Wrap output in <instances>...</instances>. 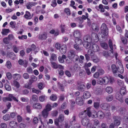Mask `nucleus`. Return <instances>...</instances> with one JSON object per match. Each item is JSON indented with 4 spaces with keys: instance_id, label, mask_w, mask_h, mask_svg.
Returning <instances> with one entry per match:
<instances>
[{
    "instance_id": "nucleus-17",
    "label": "nucleus",
    "mask_w": 128,
    "mask_h": 128,
    "mask_svg": "<svg viewBox=\"0 0 128 128\" xmlns=\"http://www.w3.org/2000/svg\"><path fill=\"white\" fill-rule=\"evenodd\" d=\"M91 41L92 40H97L98 39V37L96 34L94 33H92L91 35ZM96 42H97V41Z\"/></svg>"
},
{
    "instance_id": "nucleus-30",
    "label": "nucleus",
    "mask_w": 128,
    "mask_h": 128,
    "mask_svg": "<svg viewBox=\"0 0 128 128\" xmlns=\"http://www.w3.org/2000/svg\"><path fill=\"white\" fill-rule=\"evenodd\" d=\"M12 85L14 86L17 88H18L20 87L19 83L16 80H14L13 83L12 84Z\"/></svg>"
},
{
    "instance_id": "nucleus-45",
    "label": "nucleus",
    "mask_w": 128,
    "mask_h": 128,
    "mask_svg": "<svg viewBox=\"0 0 128 128\" xmlns=\"http://www.w3.org/2000/svg\"><path fill=\"white\" fill-rule=\"evenodd\" d=\"M51 66L54 68L56 69L58 68V65L54 62H51Z\"/></svg>"
},
{
    "instance_id": "nucleus-52",
    "label": "nucleus",
    "mask_w": 128,
    "mask_h": 128,
    "mask_svg": "<svg viewBox=\"0 0 128 128\" xmlns=\"http://www.w3.org/2000/svg\"><path fill=\"white\" fill-rule=\"evenodd\" d=\"M26 110L27 112L30 113H31V110L30 109V106L29 105H27L26 107Z\"/></svg>"
},
{
    "instance_id": "nucleus-22",
    "label": "nucleus",
    "mask_w": 128,
    "mask_h": 128,
    "mask_svg": "<svg viewBox=\"0 0 128 128\" xmlns=\"http://www.w3.org/2000/svg\"><path fill=\"white\" fill-rule=\"evenodd\" d=\"M66 58V56L64 54L62 55V56H59L58 58L59 62L61 63H63L64 62V59Z\"/></svg>"
},
{
    "instance_id": "nucleus-37",
    "label": "nucleus",
    "mask_w": 128,
    "mask_h": 128,
    "mask_svg": "<svg viewBox=\"0 0 128 128\" xmlns=\"http://www.w3.org/2000/svg\"><path fill=\"white\" fill-rule=\"evenodd\" d=\"M75 41L76 44H78V45L81 44L82 43V40L79 38H76Z\"/></svg>"
},
{
    "instance_id": "nucleus-46",
    "label": "nucleus",
    "mask_w": 128,
    "mask_h": 128,
    "mask_svg": "<svg viewBox=\"0 0 128 128\" xmlns=\"http://www.w3.org/2000/svg\"><path fill=\"white\" fill-rule=\"evenodd\" d=\"M100 45L101 46L105 49H107L108 48V44L106 43H102Z\"/></svg>"
},
{
    "instance_id": "nucleus-9",
    "label": "nucleus",
    "mask_w": 128,
    "mask_h": 128,
    "mask_svg": "<svg viewBox=\"0 0 128 128\" xmlns=\"http://www.w3.org/2000/svg\"><path fill=\"white\" fill-rule=\"evenodd\" d=\"M108 44L111 50H110L111 52V53L113 54V49H116V46L115 44H114L113 46L112 41L110 40H109V41Z\"/></svg>"
},
{
    "instance_id": "nucleus-19",
    "label": "nucleus",
    "mask_w": 128,
    "mask_h": 128,
    "mask_svg": "<svg viewBox=\"0 0 128 128\" xmlns=\"http://www.w3.org/2000/svg\"><path fill=\"white\" fill-rule=\"evenodd\" d=\"M66 46L65 45L60 47V51L62 54H64L66 52Z\"/></svg>"
},
{
    "instance_id": "nucleus-32",
    "label": "nucleus",
    "mask_w": 128,
    "mask_h": 128,
    "mask_svg": "<svg viewBox=\"0 0 128 128\" xmlns=\"http://www.w3.org/2000/svg\"><path fill=\"white\" fill-rule=\"evenodd\" d=\"M25 18L28 19H30L31 16V14L28 11H26V12L25 14L24 15Z\"/></svg>"
},
{
    "instance_id": "nucleus-62",
    "label": "nucleus",
    "mask_w": 128,
    "mask_h": 128,
    "mask_svg": "<svg viewBox=\"0 0 128 128\" xmlns=\"http://www.w3.org/2000/svg\"><path fill=\"white\" fill-rule=\"evenodd\" d=\"M23 78L25 79H28L29 78V76L28 74L26 73H25L23 74Z\"/></svg>"
},
{
    "instance_id": "nucleus-21",
    "label": "nucleus",
    "mask_w": 128,
    "mask_h": 128,
    "mask_svg": "<svg viewBox=\"0 0 128 128\" xmlns=\"http://www.w3.org/2000/svg\"><path fill=\"white\" fill-rule=\"evenodd\" d=\"M116 99L118 100L121 102H123V100L122 98V96L120 94L117 93L116 95Z\"/></svg>"
},
{
    "instance_id": "nucleus-39",
    "label": "nucleus",
    "mask_w": 128,
    "mask_h": 128,
    "mask_svg": "<svg viewBox=\"0 0 128 128\" xmlns=\"http://www.w3.org/2000/svg\"><path fill=\"white\" fill-rule=\"evenodd\" d=\"M98 8L100 10V12H104L105 10L104 6H103L102 4H100L98 6Z\"/></svg>"
},
{
    "instance_id": "nucleus-50",
    "label": "nucleus",
    "mask_w": 128,
    "mask_h": 128,
    "mask_svg": "<svg viewBox=\"0 0 128 128\" xmlns=\"http://www.w3.org/2000/svg\"><path fill=\"white\" fill-rule=\"evenodd\" d=\"M97 82L98 84H104L103 78H99L97 80Z\"/></svg>"
},
{
    "instance_id": "nucleus-55",
    "label": "nucleus",
    "mask_w": 128,
    "mask_h": 128,
    "mask_svg": "<svg viewBox=\"0 0 128 128\" xmlns=\"http://www.w3.org/2000/svg\"><path fill=\"white\" fill-rule=\"evenodd\" d=\"M64 12L68 15H70V10L68 8H65L64 10Z\"/></svg>"
},
{
    "instance_id": "nucleus-34",
    "label": "nucleus",
    "mask_w": 128,
    "mask_h": 128,
    "mask_svg": "<svg viewBox=\"0 0 128 128\" xmlns=\"http://www.w3.org/2000/svg\"><path fill=\"white\" fill-rule=\"evenodd\" d=\"M39 38L42 40H45L47 38V34L46 33L43 34L39 36Z\"/></svg>"
},
{
    "instance_id": "nucleus-16",
    "label": "nucleus",
    "mask_w": 128,
    "mask_h": 128,
    "mask_svg": "<svg viewBox=\"0 0 128 128\" xmlns=\"http://www.w3.org/2000/svg\"><path fill=\"white\" fill-rule=\"evenodd\" d=\"M42 114L43 117L44 118H46L48 117L49 113L46 110L44 109L42 112Z\"/></svg>"
},
{
    "instance_id": "nucleus-58",
    "label": "nucleus",
    "mask_w": 128,
    "mask_h": 128,
    "mask_svg": "<svg viewBox=\"0 0 128 128\" xmlns=\"http://www.w3.org/2000/svg\"><path fill=\"white\" fill-rule=\"evenodd\" d=\"M98 72L100 75H103L104 74V70L102 68H100L98 70Z\"/></svg>"
},
{
    "instance_id": "nucleus-2",
    "label": "nucleus",
    "mask_w": 128,
    "mask_h": 128,
    "mask_svg": "<svg viewBox=\"0 0 128 128\" xmlns=\"http://www.w3.org/2000/svg\"><path fill=\"white\" fill-rule=\"evenodd\" d=\"M90 107L87 108L86 110L81 112L80 113V116L82 118L86 117L88 115L89 117L92 116L90 114Z\"/></svg>"
},
{
    "instance_id": "nucleus-6",
    "label": "nucleus",
    "mask_w": 128,
    "mask_h": 128,
    "mask_svg": "<svg viewBox=\"0 0 128 128\" xmlns=\"http://www.w3.org/2000/svg\"><path fill=\"white\" fill-rule=\"evenodd\" d=\"M103 80L104 82V84H107L109 82L112 83L114 81V79L111 77L104 76L103 78Z\"/></svg>"
},
{
    "instance_id": "nucleus-60",
    "label": "nucleus",
    "mask_w": 128,
    "mask_h": 128,
    "mask_svg": "<svg viewBox=\"0 0 128 128\" xmlns=\"http://www.w3.org/2000/svg\"><path fill=\"white\" fill-rule=\"evenodd\" d=\"M58 114V112L56 110H54L52 112V115L53 117L57 116Z\"/></svg>"
},
{
    "instance_id": "nucleus-20",
    "label": "nucleus",
    "mask_w": 128,
    "mask_h": 128,
    "mask_svg": "<svg viewBox=\"0 0 128 128\" xmlns=\"http://www.w3.org/2000/svg\"><path fill=\"white\" fill-rule=\"evenodd\" d=\"M90 96L91 94L90 92L88 91H85L84 93L83 97L84 99H87L90 98Z\"/></svg>"
},
{
    "instance_id": "nucleus-24",
    "label": "nucleus",
    "mask_w": 128,
    "mask_h": 128,
    "mask_svg": "<svg viewBox=\"0 0 128 128\" xmlns=\"http://www.w3.org/2000/svg\"><path fill=\"white\" fill-rule=\"evenodd\" d=\"M91 39L89 35H86L85 36L84 38V42H91Z\"/></svg>"
},
{
    "instance_id": "nucleus-40",
    "label": "nucleus",
    "mask_w": 128,
    "mask_h": 128,
    "mask_svg": "<svg viewBox=\"0 0 128 128\" xmlns=\"http://www.w3.org/2000/svg\"><path fill=\"white\" fill-rule=\"evenodd\" d=\"M77 44H74V47L78 50L80 51L82 50V48L81 47H79Z\"/></svg>"
},
{
    "instance_id": "nucleus-12",
    "label": "nucleus",
    "mask_w": 128,
    "mask_h": 128,
    "mask_svg": "<svg viewBox=\"0 0 128 128\" xmlns=\"http://www.w3.org/2000/svg\"><path fill=\"white\" fill-rule=\"evenodd\" d=\"M90 49L94 52H97L99 51L100 50L99 47L96 44L93 45L91 47Z\"/></svg>"
},
{
    "instance_id": "nucleus-29",
    "label": "nucleus",
    "mask_w": 128,
    "mask_h": 128,
    "mask_svg": "<svg viewBox=\"0 0 128 128\" xmlns=\"http://www.w3.org/2000/svg\"><path fill=\"white\" fill-rule=\"evenodd\" d=\"M52 109L51 105L49 104H47L45 106V108L44 110H46L48 112L50 111Z\"/></svg>"
},
{
    "instance_id": "nucleus-41",
    "label": "nucleus",
    "mask_w": 128,
    "mask_h": 128,
    "mask_svg": "<svg viewBox=\"0 0 128 128\" xmlns=\"http://www.w3.org/2000/svg\"><path fill=\"white\" fill-rule=\"evenodd\" d=\"M58 119L59 122H62L64 120V116L62 114H60L58 116Z\"/></svg>"
},
{
    "instance_id": "nucleus-36",
    "label": "nucleus",
    "mask_w": 128,
    "mask_h": 128,
    "mask_svg": "<svg viewBox=\"0 0 128 128\" xmlns=\"http://www.w3.org/2000/svg\"><path fill=\"white\" fill-rule=\"evenodd\" d=\"M106 90L107 92L111 93L113 91V89L111 87L108 86L106 88Z\"/></svg>"
},
{
    "instance_id": "nucleus-15",
    "label": "nucleus",
    "mask_w": 128,
    "mask_h": 128,
    "mask_svg": "<svg viewBox=\"0 0 128 128\" xmlns=\"http://www.w3.org/2000/svg\"><path fill=\"white\" fill-rule=\"evenodd\" d=\"M76 102L77 104L79 105H82L83 104L82 98L80 97L77 98L76 100Z\"/></svg>"
},
{
    "instance_id": "nucleus-35",
    "label": "nucleus",
    "mask_w": 128,
    "mask_h": 128,
    "mask_svg": "<svg viewBox=\"0 0 128 128\" xmlns=\"http://www.w3.org/2000/svg\"><path fill=\"white\" fill-rule=\"evenodd\" d=\"M93 61L95 63L98 62L100 61L99 58L95 55H94L92 57Z\"/></svg>"
},
{
    "instance_id": "nucleus-14",
    "label": "nucleus",
    "mask_w": 128,
    "mask_h": 128,
    "mask_svg": "<svg viewBox=\"0 0 128 128\" xmlns=\"http://www.w3.org/2000/svg\"><path fill=\"white\" fill-rule=\"evenodd\" d=\"M111 68L112 70V72L115 76L117 75V73L118 72L117 68H116V65L114 64H112L111 66Z\"/></svg>"
},
{
    "instance_id": "nucleus-10",
    "label": "nucleus",
    "mask_w": 128,
    "mask_h": 128,
    "mask_svg": "<svg viewBox=\"0 0 128 128\" xmlns=\"http://www.w3.org/2000/svg\"><path fill=\"white\" fill-rule=\"evenodd\" d=\"M9 124L10 126L12 128H16L18 126L17 122L14 121H10Z\"/></svg>"
},
{
    "instance_id": "nucleus-33",
    "label": "nucleus",
    "mask_w": 128,
    "mask_h": 128,
    "mask_svg": "<svg viewBox=\"0 0 128 128\" xmlns=\"http://www.w3.org/2000/svg\"><path fill=\"white\" fill-rule=\"evenodd\" d=\"M10 32V30L8 29H4L2 30V33L4 35H6Z\"/></svg>"
},
{
    "instance_id": "nucleus-42",
    "label": "nucleus",
    "mask_w": 128,
    "mask_h": 128,
    "mask_svg": "<svg viewBox=\"0 0 128 128\" xmlns=\"http://www.w3.org/2000/svg\"><path fill=\"white\" fill-rule=\"evenodd\" d=\"M57 98V96L56 94H53L50 97V99L53 101L56 100Z\"/></svg>"
},
{
    "instance_id": "nucleus-25",
    "label": "nucleus",
    "mask_w": 128,
    "mask_h": 128,
    "mask_svg": "<svg viewBox=\"0 0 128 128\" xmlns=\"http://www.w3.org/2000/svg\"><path fill=\"white\" fill-rule=\"evenodd\" d=\"M91 42H83V46L86 48H89L90 47Z\"/></svg>"
},
{
    "instance_id": "nucleus-38",
    "label": "nucleus",
    "mask_w": 128,
    "mask_h": 128,
    "mask_svg": "<svg viewBox=\"0 0 128 128\" xmlns=\"http://www.w3.org/2000/svg\"><path fill=\"white\" fill-rule=\"evenodd\" d=\"M6 66L7 68L9 69H10L12 66V64L11 62L9 61H7L6 64Z\"/></svg>"
},
{
    "instance_id": "nucleus-28",
    "label": "nucleus",
    "mask_w": 128,
    "mask_h": 128,
    "mask_svg": "<svg viewBox=\"0 0 128 128\" xmlns=\"http://www.w3.org/2000/svg\"><path fill=\"white\" fill-rule=\"evenodd\" d=\"M61 31L62 32L64 33L65 32V30L68 29V28L64 25L61 24L60 26Z\"/></svg>"
},
{
    "instance_id": "nucleus-51",
    "label": "nucleus",
    "mask_w": 128,
    "mask_h": 128,
    "mask_svg": "<svg viewBox=\"0 0 128 128\" xmlns=\"http://www.w3.org/2000/svg\"><path fill=\"white\" fill-rule=\"evenodd\" d=\"M32 99L34 102L37 101L38 100V98L36 95H33L32 96Z\"/></svg>"
},
{
    "instance_id": "nucleus-57",
    "label": "nucleus",
    "mask_w": 128,
    "mask_h": 128,
    "mask_svg": "<svg viewBox=\"0 0 128 128\" xmlns=\"http://www.w3.org/2000/svg\"><path fill=\"white\" fill-rule=\"evenodd\" d=\"M3 42L6 44H8L9 42V40L7 38H5L3 39Z\"/></svg>"
},
{
    "instance_id": "nucleus-64",
    "label": "nucleus",
    "mask_w": 128,
    "mask_h": 128,
    "mask_svg": "<svg viewBox=\"0 0 128 128\" xmlns=\"http://www.w3.org/2000/svg\"><path fill=\"white\" fill-rule=\"evenodd\" d=\"M100 106L99 103L98 102H94V108L97 109Z\"/></svg>"
},
{
    "instance_id": "nucleus-11",
    "label": "nucleus",
    "mask_w": 128,
    "mask_h": 128,
    "mask_svg": "<svg viewBox=\"0 0 128 128\" xmlns=\"http://www.w3.org/2000/svg\"><path fill=\"white\" fill-rule=\"evenodd\" d=\"M103 55L106 58H108V57L112 58L113 56H112L111 53H109L108 52L105 51H104L102 52Z\"/></svg>"
},
{
    "instance_id": "nucleus-31",
    "label": "nucleus",
    "mask_w": 128,
    "mask_h": 128,
    "mask_svg": "<svg viewBox=\"0 0 128 128\" xmlns=\"http://www.w3.org/2000/svg\"><path fill=\"white\" fill-rule=\"evenodd\" d=\"M118 72L117 73V75L118 73V72H119L120 73H122L124 71V69L122 66H119L118 68L117 69Z\"/></svg>"
},
{
    "instance_id": "nucleus-5",
    "label": "nucleus",
    "mask_w": 128,
    "mask_h": 128,
    "mask_svg": "<svg viewBox=\"0 0 128 128\" xmlns=\"http://www.w3.org/2000/svg\"><path fill=\"white\" fill-rule=\"evenodd\" d=\"M69 54H70L68 57L69 58H73V59L74 60H75V61H78L79 60V58L78 56L76 55L75 54L74 52V51H71L70 52Z\"/></svg>"
},
{
    "instance_id": "nucleus-26",
    "label": "nucleus",
    "mask_w": 128,
    "mask_h": 128,
    "mask_svg": "<svg viewBox=\"0 0 128 128\" xmlns=\"http://www.w3.org/2000/svg\"><path fill=\"white\" fill-rule=\"evenodd\" d=\"M31 79L29 80L31 84L33 82L36 81L37 80V78L34 75H32Z\"/></svg>"
},
{
    "instance_id": "nucleus-18",
    "label": "nucleus",
    "mask_w": 128,
    "mask_h": 128,
    "mask_svg": "<svg viewBox=\"0 0 128 128\" xmlns=\"http://www.w3.org/2000/svg\"><path fill=\"white\" fill-rule=\"evenodd\" d=\"M13 78L16 80H19L21 78V75L18 74H13L12 76Z\"/></svg>"
},
{
    "instance_id": "nucleus-61",
    "label": "nucleus",
    "mask_w": 128,
    "mask_h": 128,
    "mask_svg": "<svg viewBox=\"0 0 128 128\" xmlns=\"http://www.w3.org/2000/svg\"><path fill=\"white\" fill-rule=\"evenodd\" d=\"M100 75L98 72H96L94 74L93 77L95 78H97L99 77Z\"/></svg>"
},
{
    "instance_id": "nucleus-54",
    "label": "nucleus",
    "mask_w": 128,
    "mask_h": 128,
    "mask_svg": "<svg viewBox=\"0 0 128 128\" xmlns=\"http://www.w3.org/2000/svg\"><path fill=\"white\" fill-rule=\"evenodd\" d=\"M6 76L7 78L10 80L12 78V76L11 74L9 72H8L6 74Z\"/></svg>"
},
{
    "instance_id": "nucleus-1",
    "label": "nucleus",
    "mask_w": 128,
    "mask_h": 128,
    "mask_svg": "<svg viewBox=\"0 0 128 128\" xmlns=\"http://www.w3.org/2000/svg\"><path fill=\"white\" fill-rule=\"evenodd\" d=\"M101 34L102 37L107 36L108 34V30L105 24H103L101 27Z\"/></svg>"
},
{
    "instance_id": "nucleus-7",
    "label": "nucleus",
    "mask_w": 128,
    "mask_h": 128,
    "mask_svg": "<svg viewBox=\"0 0 128 128\" xmlns=\"http://www.w3.org/2000/svg\"><path fill=\"white\" fill-rule=\"evenodd\" d=\"M32 107L34 109L40 110L42 108V106L41 104L38 103L33 104L32 105Z\"/></svg>"
},
{
    "instance_id": "nucleus-4",
    "label": "nucleus",
    "mask_w": 128,
    "mask_h": 128,
    "mask_svg": "<svg viewBox=\"0 0 128 128\" xmlns=\"http://www.w3.org/2000/svg\"><path fill=\"white\" fill-rule=\"evenodd\" d=\"M94 113L96 114L95 115L93 114L92 118H96L99 117L100 118L102 119L104 116V113L101 111H98L97 113L95 111H94Z\"/></svg>"
},
{
    "instance_id": "nucleus-13",
    "label": "nucleus",
    "mask_w": 128,
    "mask_h": 128,
    "mask_svg": "<svg viewBox=\"0 0 128 128\" xmlns=\"http://www.w3.org/2000/svg\"><path fill=\"white\" fill-rule=\"evenodd\" d=\"M74 36L76 38H80L81 36V34L80 31L76 30L74 32Z\"/></svg>"
},
{
    "instance_id": "nucleus-44",
    "label": "nucleus",
    "mask_w": 128,
    "mask_h": 128,
    "mask_svg": "<svg viewBox=\"0 0 128 128\" xmlns=\"http://www.w3.org/2000/svg\"><path fill=\"white\" fill-rule=\"evenodd\" d=\"M9 83H6L4 85L6 89L8 91H10L11 89V87L9 85Z\"/></svg>"
},
{
    "instance_id": "nucleus-63",
    "label": "nucleus",
    "mask_w": 128,
    "mask_h": 128,
    "mask_svg": "<svg viewBox=\"0 0 128 128\" xmlns=\"http://www.w3.org/2000/svg\"><path fill=\"white\" fill-rule=\"evenodd\" d=\"M113 97L111 96H108L106 98V100L108 101H111Z\"/></svg>"
},
{
    "instance_id": "nucleus-56",
    "label": "nucleus",
    "mask_w": 128,
    "mask_h": 128,
    "mask_svg": "<svg viewBox=\"0 0 128 128\" xmlns=\"http://www.w3.org/2000/svg\"><path fill=\"white\" fill-rule=\"evenodd\" d=\"M85 86L83 84H82L80 85L79 87V88L82 91H84V90L85 89Z\"/></svg>"
},
{
    "instance_id": "nucleus-23",
    "label": "nucleus",
    "mask_w": 128,
    "mask_h": 128,
    "mask_svg": "<svg viewBox=\"0 0 128 128\" xmlns=\"http://www.w3.org/2000/svg\"><path fill=\"white\" fill-rule=\"evenodd\" d=\"M127 92L126 91V86H124L121 88L120 90V94L122 95V94L124 95Z\"/></svg>"
},
{
    "instance_id": "nucleus-43",
    "label": "nucleus",
    "mask_w": 128,
    "mask_h": 128,
    "mask_svg": "<svg viewBox=\"0 0 128 128\" xmlns=\"http://www.w3.org/2000/svg\"><path fill=\"white\" fill-rule=\"evenodd\" d=\"M56 60V55L54 54H52L51 56L50 60Z\"/></svg>"
},
{
    "instance_id": "nucleus-53",
    "label": "nucleus",
    "mask_w": 128,
    "mask_h": 128,
    "mask_svg": "<svg viewBox=\"0 0 128 128\" xmlns=\"http://www.w3.org/2000/svg\"><path fill=\"white\" fill-rule=\"evenodd\" d=\"M108 106L106 104H102L100 106L102 109L105 110L107 108Z\"/></svg>"
},
{
    "instance_id": "nucleus-48",
    "label": "nucleus",
    "mask_w": 128,
    "mask_h": 128,
    "mask_svg": "<svg viewBox=\"0 0 128 128\" xmlns=\"http://www.w3.org/2000/svg\"><path fill=\"white\" fill-rule=\"evenodd\" d=\"M3 119L6 121H7L10 119V117L9 115L6 114L3 117Z\"/></svg>"
},
{
    "instance_id": "nucleus-47",
    "label": "nucleus",
    "mask_w": 128,
    "mask_h": 128,
    "mask_svg": "<svg viewBox=\"0 0 128 128\" xmlns=\"http://www.w3.org/2000/svg\"><path fill=\"white\" fill-rule=\"evenodd\" d=\"M118 84L120 86H124V82L122 80H118L117 81Z\"/></svg>"
},
{
    "instance_id": "nucleus-8",
    "label": "nucleus",
    "mask_w": 128,
    "mask_h": 128,
    "mask_svg": "<svg viewBox=\"0 0 128 128\" xmlns=\"http://www.w3.org/2000/svg\"><path fill=\"white\" fill-rule=\"evenodd\" d=\"M113 118L114 120V123L115 126H118L120 124V119L118 117L114 116L113 117Z\"/></svg>"
},
{
    "instance_id": "nucleus-27",
    "label": "nucleus",
    "mask_w": 128,
    "mask_h": 128,
    "mask_svg": "<svg viewBox=\"0 0 128 128\" xmlns=\"http://www.w3.org/2000/svg\"><path fill=\"white\" fill-rule=\"evenodd\" d=\"M39 100L41 102H43L45 100H47V96L45 95H44L40 96L39 98Z\"/></svg>"
},
{
    "instance_id": "nucleus-49",
    "label": "nucleus",
    "mask_w": 128,
    "mask_h": 128,
    "mask_svg": "<svg viewBox=\"0 0 128 128\" xmlns=\"http://www.w3.org/2000/svg\"><path fill=\"white\" fill-rule=\"evenodd\" d=\"M76 20L80 23H82L84 22L81 17H79L76 18Z\"/></svg>"
},
{
    "instance_id": "nucleus-59",
    "label": "nucleus",
    "mask_w": 128,
    "mask_h": 128,
    "mask_svg": "<svg viewBox=\"0 0 128 128\" xmlns=\"http://www.w3.org/2000/svg\"><path fill=\"white\" fill-rule=\"evenodd\" d=\"M38 121V119L37 117H35L34 118L33 120V123L34 124H37Z\"/></svg>"
},
{
    "instance_id": "nucleus-3",
    "label": "nucleus",
    "mask_w": 128,
    "mask_h": 128,
    "mask_svg": "<svg viewBox=\"0 0 128 128\" xmlns=\"http://www.w3.org/2000/svg\"><path fill=\"white\" fill-rule=\"evenodd\" d=\"M82 124L84 126H87L86 128H90L92 124L90 123L89 120L86 117L83 118L82 121Z\"/></svg>"
}]
</instances>
